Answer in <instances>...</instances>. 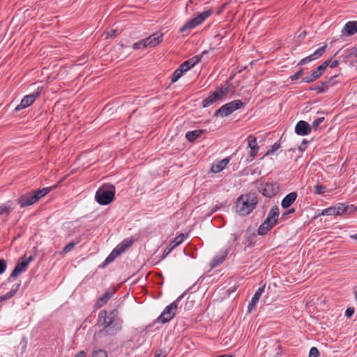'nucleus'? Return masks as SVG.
<instances>
[{"mask_svg": "<svg viewBox=\"0 0 357 357\" xmlns=\"http://www.w3.org/2000/svg\"><path fill=\"white\" fill-rule=\"evenodd\" d=\"M324 119H325L324 117L317 118V119H315L313 121L311 128L314 129V130H317L318 128V127L319 126V125L324 121Z\"/></svg>", "mask_w": 357, "mask_h": 357, "instance_id": "obj_41", "label": "nucleus"}, {"mask_svg": "<svg viewBox=\"0 0 357 357\" xmlns=\"http://www.w3.org/2000/svg\"><path fill=\"white\" fill-rule=\"evenodd\" d=\"M337 75H334L323 81L319 85L311 88L310 90L316 91L318 93H321L326 91L331 86H333L336 83V78Z\"/></svg>", "mask_w": 357, "mask_h": 357, "instance_id": "obj_12", "label": "nucleus"}, {"mask_svg": "<svg viewBox=\"0 0 357 357\" xmlns=\"http://www.w3.org/2000/svg\"><path fill=\"white\" fill-rule=\"evenodd\" d=\"M354 294L355 296V300L357 301V286L354 287Z\"/></svg>", "mask_w": 357, "mask_h": 357, "instance_id": "obj_56", "label": "nucleus"}, {"mask_svg": "<svg viewBox=\"0 0 357 357\" xmlns=\"http://www.w3.org/2000/svg\"><path fill=\"white\" fill-rule=\"evenodd\" d=\"M349 208H350V206H349L347 205H345L344 204H340L338 207L336 208V210L338 211V215H341V214H343L344 213H347Z\"/></svg>", "mask_w": 357, "mask_h": 357, "instance_id": "obj_39", "label": "nucleus"}, {"mask_svg": "<svg viewBox=\"0 0 357 357\" xmlns=\"http://www.w3.org/2000/svg\"><path fill=\"white\" fill-rule=\"evenodd\" d=\"M347 54L345 55V58H349L352 56L357 57V47H353L350 49L347 50Z\"/></svg>", "mask_w": 357, "mask_h": 357, "instance_id": "obj_38", "label": "nucleus"}, {"mask_svg": "<svg viewBox=\"0 0 357 357\" xmlns=\"http://www.w3.org/2000/svg\"><path fill=\"white\" fill-rule=\"evenodd\" d=\"M229 254V249H226L220 252V255H216L211 261V267L212 268L218 267L224 262L226 257Z\"/></svg>", "mask_w": 357, "mask_h": 357, "instance_id": "obj_20", "label": "nucleus"}, {"mask_svg": "<svg viewBox=\"0 0 357 357\" xmlns=\"http://www.w3.org/2000/svg\"><path fill=\"white\" fill-rule=\"evenodd\" d=\"M112 319H114L117 323H116V332H119L122 329V319L119 317V312L116 309H114L107 314Z\"/></svg>", "mask_w": 357, "mask_h": 357, "instance_id": "obj_24", "label": "nucleus"}, {"mask_svg": "<svg viewBox=\"0 0 357 357\" xmlns=\"http://www.w3.org/2000/svg\"><path fill=\"white\" fill-rule=\"evenodd\" d=\"M266 284H264L262 286L259 287L258 289L255 293L254 296L252 298L251 301L248 304V312H251L252 308L256 305L258 303L261 294L264 293L265 289Z\"/></svg>", "mask_w": 357, "mask_h": 357, "instance_id": "obj_19", "label": "nucleus"}, {"mask_svg": "<svg viewBox=\"0 0 357 357\" xmlns=\"http://www.w3.org/2000/svg\"><path fill=\"white\" fill-rule=\"evenodd\" d=\"M244 103L241 100H234L221 106L214 114L215 117L220 116L225 117L232 114L236 110L243 107Z\"/></svg>", "mask_w": 357, "mask_h": 357, "instance_id": "obj_6", "label": "nucleus"}, {"mask_svg": "<svg viewBox=\"0 0 357 357\" xmlns=\"http://www.w3.org/2000/svg\"><path fill=\"white\" fill-rule=\"evenodd\" d=\"M162 38L163 34L160 32H157L144 39L146 41V45L147 47H155L162 41Z\"/></svg>", "mask_w": 357, "mask_h": 357, "instance_id": "obj_15", "label": "nucleus"}, {"mask_svg": "<svg viewBox=\"0 0 357 357\" xmlns=\"http://www.w3.org/2000/svg\"><path fill=\"white\" fill-rule=\"evenodd\" d=\"M228 88H220L217 91H211L208 96L202 101V107H208L218 100H220L227 93Z\"/></svg>", "mask_w": 357, "mask_h": 357, "instance_id": "obj_9", "label": "nucleus"}, {"mask_svg": "<svg viewBox=\"0 0 357 357\" xmlns=\"http://www.w3.org/2000/svg\"><path fill=\"white\" fill-rule=\"evenodd\" d=\"M275 185L273 183H266L264 189H263V195L267 197H271L274 196L277 193V188H275Z\"/></svg>", "mask_w": 357, "mask_h": 357, "instance_id": "obj_25", "label": "nucleus"}, {"mask_svg": "<svg viewBox=\"0 0 357 357\" xmlns=\"http://www.w3.org/2000/svg\"><path fill=\"white\" fill-rule=\"evenodd\" d=\"M116 323H117V321L114 319H112L107 315V310H103L99 312L98 324L104 327L102 331H105L109 334L116 333Z\"/></svg>", "mask_w": 357, "mask_h": 357, "instance_id": "obj_5", "label": "nucleus"}, {"mask_svg": "<svg viewBox=\"0 0 357 357\" xmlns=\"http://www.w3.org/2000/svg\"><path fill=\"white\" fill-rule=\"evenodd\" d=\"M279 214H280V210H279L278 206H274L270 209L266 218L269 219L271 220H277L278 221L277 218H278Z\"/></svg>", "mask_w": 357, "mask_h": 357, "instance_id": "obj_30", "label": "nucleus"}, {"mask_svg": "<svg viewBox=\"0 0 357 357\" xmlns=\"http://www.w3.org/2000/svg\"><path fill=\"white\" fill-rule=\"evenodd\" d=\"M282 137L279 141L276 142L270 149H268L266 153L264 154V156L270 155L273 154L277 150H278L281 147L280 141Z\"/></svg>", "mask_w": 357, "mask_h": 357, "instance_id": "obj_34", "label": "nucleus"}, {"mask_svg": "<svg viewBox=\"0 0 357 357\" xmlns=\"http://www.w3.org/2000/svg\"><path fill=\"white\" fill-rule=\"evenodd\" d=\"M344 31H345L349 36H352L357 33V21L348 22L344 25Z\"/></svg>", "mask_w": 357, "mask_h": 357, "instance_id": "obj_26", "label": "nucleus"}, {"mask_svg": "<svg viewBox=\"0 0 357 357\" xmlns=\"http://www.w3.org/2000/svg\"><path fill=\"white\" fill-rule=\"evenodd\" d=\"M20 287V282L17 283L16 285L13 286V288L8 292H7L6 294L3 295L4 297L6 298V299L8 300V299L11 298L13 296H14V295L18 291Z\"/></svg>", "mask_w": 357, "mask_h": 357, "instance_id": "obj_33", "label": "nucleus"}, {"mask_svg": "<svg viewBox=\"0 0 357 357\" xmlns=\"http://www.w3.org/2000/svg\"><path fill=\"white\" fill-rule=\"evenodd\" d=\"M354 313V307H348L345 311V315L347 317H351Z\"/></svg>", "mask_w": 357, "mask_h": 357, "instance_id": "obj_49", "label": "nucleus"}, {"mask_svg": "<svg viewBox=\"0 0 357 357\" xmlns=\"http://www.w3.org/2000/svg\"><path fill=\"white\" fill-rule=\"evenodd\" d=\"M38 202V198L36 197V195H34L33 192L23 195L17 199V202L22 208L31 206Z\"/></svg>", "mask_w": 357, "mask_h": 357, "instance_id": "obj_13", "label": "nucleus"}, {"mask_svg": "<svg viewBox=\"0 0 357 357\" xmlns=\"http://www.w3.org/2000/svg\"><path fill=\"white\" fill-rule=\"evenodd\" d=\"M33 259L34 257L33 256H29L28 258H26L24 255V257H21L20 259V261L16 264L14 269L8 277V282H10L13 278L17 277L19 275L24 272L30 262L33 261Z\"/></svg>", "mask_w": 357, "mask_h": 357, "instance_id": "obj_8", "label": "nucleus"}, {"mask_svg": "<svg viewBox=\"0 0 357 357\" xmlns=\"http://www.w3.org/2000/svg\"><path fill=\"white\" fill-rule=\"evenodd\" d=\"M325 189L324 186L317 184L314 186L313 192L316 195H321L325 192Z\"/></svg>", "mask_w": 357, "mask_h": 357, "instance_id": "obj_40", "label": "nucleus"}, {"mask_svg": "<svg viewBox=\"0 0 357 357\" xmlns=\"http://www.w3.org/2000/svg\"><path fill=\"white\" fill-rule=\"evenodd\" d=\"M276 224L277 220H271L269 219L266 218L265 220L259 226L257 230L258 234H266Z\"/></svg>", "mask_w": 357, "mask_h": 357, "instance_id": "obj_16", "label": "nucleus"}, {"mask_svg": "<svg viewBox=\"0 0 357 357\" xmlns=\"http://www.w3.org/2000/svg\"><path fill=\"white\" fill-rule=\"evenodd\" d=\"M258 203L257 196L255 193L242 195L237 199L236 203V211L241 216L249 215Z\"/></svg>", "mask_w": 357, "mask_h": 357, "instance_id": "obj_1", "label": "nucleus"}, {"mask_svg": "<svg viewBox=\"0 0 357 357\" xmlns=\"http://www.w3.org/2000/svg\"><path fill=\"white\" fill-rule=\"evenodd\" d=\"M7 268L6 261L3 259H0V275L3 273Z\"/></svg>", "mask_w": 357, "mask_h": 357, "instance_id": "obj_46", "label": "nucleus"}, {"mask_svg": "<svg viewBox=\"0 0 357 357\" xmlns=\"http://www.w3.org/2000/svg\"><path fill=\"white\" fill-rule=\"evenodd\" d=\"M324 73L322 67L319 66L312 73L309 75L302 78L301 82L305 83H310L312 82L317 79H319Z\"/></svg>", "mask_w": 357, "mask_h": 357, "instance_id": "obj_17", "label": "nucleus"}, {"mask_svg": "<svg viewBox=\"0 0 357 357\" xmlns=\"http://www.w3.org/2000/svg\"><path fill=\"white\" fill-rule=\"evenodd\" d=\"M117 35H118V30L112 29L107 32V38H109V37L114 38V37L117 36Z\"/></svg>", "mask_w": 357, "mask_h": 357, "instance_id": "obj_48", "label": "nucleus"}, {"mask_svg": "<svg viewBox=\"0 0 357 357\" xmlns=\"http://www.w3.org/2000/svg\"><path fill=\"white\" fill-rule=\"evenodd\" d=\"M75 246V243L74 242H70L68 244H67L63 248V252L67 253L70 251H71Z\"/></svg>", "mask_w": 357, "mask_h": 357, "instance_id": "obj_44", "label": "nucleus"}, {"mask_svg": "<svg viewBox=\"0 0 357 357\" xmlns=\"http://www.w3.org/2000/svg\"><path fill=\"white\" fill-rule=\"evenodd\" d=\"M91 357H107V352L104 349L93 351Z\"/></svg>", "mask_w": 357, "mask_h": 357, "instance_id": "obj_37", "label": "nucleus"}, {"mask_svg": "<svg viewBox=\"0 0 357 357\" xmlns=\"http://www.w3.org/2000/svg\"><path fill=\"white\" fill-rule=\"evenodd\" d=\"M311 61H312V59L310 55H309V56L303 58V59H301L297 66H303V65H305Z\"/></svg>", "mask_w": 357, "mask_h": 357, "instance_id": "obj_47", "label": "nucleus"}, {"mask_svg": "<svg viewBox=\"0 0 357 357\" xmlns=\"http://www.w3.org/2000/svg\"><path fill=\"white\" fill-rule=\"evenodd\" d=\"M10 212V207L5 204L0 206V215L6 214L8 215Z\"/></svg>", "mask_w": 357, "mask_h": 357, "instance_id": "obj_42", "label": "nucleus"}, {"mask_svg": "<svg viewBox=\"0 0 357 357\" xmlns=\"http://www.w3.org/2000/svg\"><path fill=\"white\" fill-rule=\"evenodd\" d=\"M351 238L352 239H354V240H356V241H357V234H354V235H351Z\"/></svg>", "mask_w": 357, "mask_h": 357, "instance_id": "obj_58", "label": "nucleus"}, {"mask_svg": "<svg viewBox=\"0 0 357 357\" xmlns=\"http://www.w3.org/2000/svg\"><path fill=\"white\" fill-rule=\"evenodd\" d=\"M330 63H331V59H328V60L325 61L324 63H322L320 66H321V67H322L323 70L325 71V70L328 66Z\"/></svg>", "mask_w": 357, "mask_h": 357, "instance_id": "obj_50", "label": "nucleus"}, {"mask_svg": "<svg viewBox=\"0 0 357 357\" xmlns=\"http://www.w3.org/2000/svg\"><path fill=\"white\" fill-rule=\"evenodd\" d=\"M213 14V10L208 9L204 12L198 14L196 17H193L190 20L188 21L182 27L180 28L179 31L183 33L187 30L192 29L197 26L201 24L205 21L208 17Z\"/></svg>", "mask_w": 357, "mask_h": 357, "instance_id": "obj_7", "label": "nucleus"}, {"mask_svg": "<svg viewBox=\"0 0 357 357\" xmlns=\"http://www.w3.org/2000/svg\"><path fill=\"white\" fill-rule=\"evenodd\" d=\"M298 197L297 192H291L287 195L282 200L281 206L283 208H287L296 201Z\"/></svg>", "mask_w": 357, "mask_h": 357, "instance_id": "obj_21", "label": "nucleus"}, {"mask_svg": "<svg viewBox=\"0 0 357 357\" xmlns=\"http://www.w3.org/2000/svg\"><path fill=\"white\" fill-rule=\"evenodd\" d=\"M5 301H6V299L4 297V296L3 295L1 296H0V302Z\"/></svg>", "mask_w": 357, "mask_h": 357, "instance_id": "obj_57", "label": "nucleus"}, {"mask_svg": "<svg viewBox=\"0 0 357 357\" xmlns=\"http://www.w3.org/2000/svg\"><path fill=\"white\" fill-rule=\"evenodd\" d=\"M339 64V61L337 60H335L333 61L331 64H330V67L331 68H336Z\"/></svg>", "mask_w": 357, "mask_h": 357, "instance_id": "obj_54", "label": "nucleus"}, {"mask_svg": "<svg viewBox=\"0 0 357 357\" xmlns=\"http://www.w3.org/2000/svg\"><path fill=\"white\" fill-rule=\"evenodd\" d=\"M327 45L325 44L324 46L317 49L313 54H310L312 61L320 58L326 52Z\"/></svg>", "mask_w": 357, "mask_h": 357, "instance_id": "obj_31", "label": "nucleus"}, {"mask_svg": "<svg viewBox=\"0 0 357 357\" xmlns=\"http://www.w3.org/2000/svg\"><path fill=\"white\" fill-rule=\"evenodd\" d=\"M307 144V141L306 139H303L302 142L301 146L300 147V149L302 151L305 150L306 149Z\"/></svg>", "mask_w": 357, "mask_h": 357, "instance_id": "obj_52", "label": "nucleus"}, {"mask_svg": "<svg viewBox=\"0 0 357 357\" xmlns=\"http://www.w3.org/2000/svg\"><path fill=\"white\" fill-rule=\"evenodd\" d=\"M248 147L250 149V152L249 155L250 157L251 158L250 161H251L257 155L259 147L257 144L256 138L252 136H249L248 137Z\"/></svg>", "mask_w": 357, "mask_h": 357, "instance_id": "obj_18", "label": "nucleus"}, {"mask_svg": "<svg viewBox=\"0 0 357 357\" xmlns=\"http://www.w3.org/2000/svg\"><path fill=\"white\" fill-rule=\"evenodd\" d=\"M187 236V234H181L175 237L173 240H172L169 245L164 250L163 254L162 255V259H164L176 247L181 244Z\"/></svg>", "mask_w": 357, "mask_h": 357, "instance_id": "obj_11", "label": "nucleus"}, {"mask_svg": "<svg viewBox=\"0 0 357 357\" xmlns=\"http://www.w3.org/2000/svg\"><path fill=\"white\" fill-rule=\"evenodd\" d=\"M202 54L195 56L187 61L182 63L179 67L174 70L172 75L171 81L172 83L176 82L183 75V73L194 67L197 63L200 62Z\"/></svg>", "mask_w": 357, "mask_h": 357, "instance_id": "obj_4", "label": "nucleus"}, {"mask_svg": "<svg viewBox=\"0 0 357 357\" xmlns=\"http://www.w3.org/2000/svg\"><path fill=\"white\" fill-rule=\"evenodd\" d=\"M303 73H304V68H302L299 70H298L295 74L291 75L290 77V79L291 81H295V80L298 79L302 75H303Z\"/></svg>", "mask_w": 357, "mask_h": 357, "instance_id": "obj_43", "label": "nucleus"}, {"mask_svg": "<svg viewBox=\"0 0 357 357\" xmlns=\"http://www.w3.org/2000/svg\"><path fill=\"white\" fill-rule=\"evenodd\" d=\"M115 192L116 189L113 185H103L97 190L95 199L100 205H107L114 200Z\"/></svg>", "mask_w": 357, "mask_h": 357, "instance_id": "obj_2", "label": "nucleus"}, {"mask_svg": "<svg viewBox=\"0 0 357 357\" xmlns=\"http://www.w3.org/2000/svg\"><path fill=\"white\" fill-rule=\"evenodd\" d=\"M133 241L130 239H125L121 244H119L117 247H119V250H122V252L125 251L126 248H130L132 245Z\"/></svg>", "mask_w": 357, "mask_h": 357, "instance_id": "obj_35", "label": "nucleus"}, {"mask_svg": "<svg viewBox=\"0 0 357 357\" xmlns=\"http://www.w3.org/2000/svg\"><path fill=\"white\" fill-rule=\"evenodd\" d=\"M229 162V158H224L217 162V164L212 165L211 170L213 173H218L223 170Z\"/></svg>", "mask_w": 357, "mask_h": 357, "instance_id": "obj_23", "label": "nucleus"}, {"mask_svg": "<svg viewBox=\"0 0 357 357\" xmlns=\"http://www.w3.org/2000/svg\"><path fill=\"white\" fill-rule=\"evenodd\" d=\"M295 211H296L295 208H291L289 209L287 212H285L283 214V215H289V214H291V213H294Z\"/></svg>", "mask_w": 357, "mask_h": 357, "instance_id": "obj_55", "label": "nucleus"}, {"mask_svg": "<svg viewBox=\"0 0 357 357\" xmlns=\"http://www.w3.org/2000/svg\"><path fill=\"white\" fill-rule=\"evenodd\" d=\"M184 291L181 296H179L174 302H172L170 305H167L165 310L162 311L161 314L158 318V321L161 324H166L171 321L176 314V312L178 308V305L181 300L184 297L186 294L187 291Z\"/></svg>", "mask_w": 357, "mask_h": 357, "instance_id": "obj_3", "label": "nucleus"}, {"mask_svg": "<svg viewBox=\"0 0 357 357\" xmlns=\"http://www.w3.org/2000/svg\"><path fill=\"white\" fill-rule=\"evenodd\" d=\"M57 186H58V184H56L52 187L43 188L42 189H39L36 191H33V192L34 195H36V197H38V201H39L42 197H45L52 190L56 188Z\"/></svg>", "mask_w": 357, "mask_h": 357, "instance_id": "obj_27", "label": "nucleus"}, {"mask_svg": "<svg viewBox=\"0 0 357 357\" xmlns=\"http://www.w3.org/2000/svg\"><path fill=\"white\" fill-rule=\"evenodd\" d=\"M113 292L106 291L101 296L96 302V307H100L106 304L113 295Z\"/></svg>", "mask_w": 357, "mask_h": 357, "instance_id": "obj_29", "label": "nucleus"}, {"mask_svg": "<svg viewBox=\"0 0 357 357\" xmlns=\"http://www.w3.org/2000/svg\"><path fill=\"white\" fill-rule=\"evenodd\" d=\"M204 132V130H195L193 131H188L185 134V137L189 142H192L197 138L200 137Z\"/></svg>", "mask_w": 357, "mask_h": 357, "instance_id": "obj_28", "label": "nucleus"}, {"mask_svg": "<svg viewBox=\"0 0 357 357\" xmlns=\"http://www.w3.org/2000/svg\"><path fill=\"white\" fill-rule=\"evenodd\" d=\"M40 91L39 89H38L37 91L25 96L22 99L20 104L15 107V110L16 112H18L22 109L26 108L27 107L30 106L36 101V100L40 96Z\"/></svg>", "mask_w": 357, "mask_h": 357, "instance_id": "obj_10", "label": "nucleus"}, {"mask_svg": "<svg viewBox=\"0 0 357 357\" xmlns=\"http://www.w3.org/2000/svg\"><path fill=\"white\" fill-rule=\"evenodd\" d=\"M319 351L317 348L314 347H312L310 350L308 357H319Z\"/></svg>", "mask_w": 357, "mask_h": 357, "instance_id": "obj_45", "label": "nucleus"}, {"mask_svg": "<svg viewBox=\"0 0 357 357\" xmlns=\"http://www.w3.org/2000/svg\"><path fill=\"white\" fill-rule=\"evenodd\" d=\"M74 357H86V354L84 351H80Z\"/></svg>", "mask_w": 357, "mask_h": 357, "instance_id": "obj_51", "label": "nucleus"}, {"mask_svg": "<svg viewBox=\"0 0 357 357\" xmlns=\"http://www.w3.org/2000/svg\"><path fill=\"white\" fill-rule=\"evenodd\" d=\"M310 125L305 121H299L295 126V132L298 135L305 136L311 132Z\"/></svg>", "mask_w": 357, "mask_h": 357, "instance_id": "obj_14", "label": "nucleus"}, {"mask_svg": "<svg viewBox=\"0 0 357 357\" xmlns=\"http://www.w3.org/2000/svg\"><path fill=\"white\" fill-rule=\"evenodd\" d=\"M222 206V204L215 205V206L211 209V213H215V211H217L218 209H220Z\"/></svg>", "mask_w": 357, "mask_h": 357, "instance_id": "obj_53", "label": "nucleus"}, {"mask_svg": "<svg viewBox=\"0 0 357 357\" xmlns=\"http://www.w3.org/2000/svg\"><path fill=\"white\" fill-rule=\"evenodd\" d=\"M281 349H282L281 346H280V345H279V346L278 347V351H280V350H281Z\"/></svg>", "mask_w": 357, "mask_h": 357, "instance_id": "obj_59", "label": "nucleus"}, {"mask_svg": "<svg viewBox=\"0 0 357 357\" xmlns=\"http://www.w3.org/2000/svg\"><path fill=\"white\" fill-rule=\"evenodd\" d=\"M146 47H147L146 45V41L144 40V39L139 40V41L135 43L132 45V48L134 50L145 49Z\"/></svg>", "mask_w": 357, "mask_h": 357, "instance_id": "obj_36", "label": "nucleus"}, {"mask_svg": "<svg viewBox=\"0 0 357 357\" xmlns=\"http://www.w3.org/2000/svg\"><path fill=\"white\" fill-rule=\"evenodd\" d=\"M322 215H338V211L336 210V207H328L325 208L321 212Z\"/></svg>", "mask_w": 357, "mask_h": 357, "instance_id": "obj_32", "label": "nucleus"}, {"mask_svg": "<svg viewBox=\"0 0 357 357\" xmlns=\"http://www.w3.org/2000/svg\"><path fill=\"white\" fill-rule=\"evenodd\" d=\"M122 252V250H119V247L114 248L112 252L107 256L105 260L100 266L101 268H105L109 263L112 262L115 258Z\"/></svg>", "mask_w": 357, "mask_h": 357, "instance_id": "obj_22", "label": "nucleus"}]
</instances>
